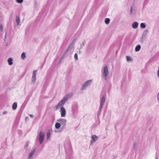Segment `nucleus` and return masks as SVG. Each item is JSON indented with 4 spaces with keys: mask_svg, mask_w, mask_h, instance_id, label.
Wrapping results in <instances>:
<instances>
[{
    "mask_svg": "<svg viewBox=\"0 0 159 159\" xmlns=\"http://www.w3.org/2000/svg\"><path fill=\"white\" fill-rule=\"evenodd\" d=\"M35 149H34L31 152V153H30V155L29 156V158L31 157H32L33 155L34 154V153L35 152Z\"/></svg>",
    "mask_w": 159,
    "mask_h": 159,
    "instance_id": "ddd939ff",
    "label": "nucleus"
},
{
    "mask_svg": "<svg viewBox=\"0 0 159 159\" xmlns=\"http://www.w3.org/2000/svg\"><path fill=\"white\" fill-rule=\"evenodd\" d=\"M140 27L141 28H145L146 26L143 23H141L140 24Z\"/></svg>",
    "mask_w": 159,
    "mask_h": 159,
    "instance_id": "aec40b11",
    "label": "nucleus"
},
{
    "mask_svg": "<svg viewBox=\"0 0 159 159\" xmlns=\"http://www.w3.org/2000/svg\"><path fill=\"white\" fill-rule=\"evenodd\" d=\"M28 145V143H27L26 144V147H27Z\"/></svg>",
    "mask_w": 159,
    "mask_h": 159,
    "instance_id": "cd10ccee",
    "label": "nucleus"
},
{
    "mask_svg": "<svg viewBox=\"0 0 159 159\" xmlns=\"http://www.w3.org/2000/svg\"><path fill=\"white\" fill-rule=\"evenodd\" d=\"M141 46L140 45H138L136 47L135 50L136 51H139L140 49Z\"/></svg>",
    "mask_w": 159,
    "mask_h": 159,
    "instance_id": "4468645a",
    "label": "nucleus"
},
{
    "mask_svg": "<svg viewBox=\"0 0 159 159\" xmlns=\"http://www.w3.org/2000/svg\"><path fill=\"white\" fill-rule=\"evenodd\" d=\"M157 76L159 77V69H158L157 71Z\"/></svg>",
    "mask_w": 159,
    "mask_h": 159,
    "instance_id": "a878e982",
    "label": "nucleus"
},
{
    "mask_svg": "<svg viewBox=\"0 0 159 159\" xmlns=\"http://www.w3.org/2000/svg\"><path fill=\"white\" fill-rule=\"evenodd\" d=\"M6 111H4L3 113V114H5L6 113Z\"/></svg>",
    "mask_w": 159,
    "mask_h": 159,
    "instance_id": "c85d7f7f",
    "label": "nucleus"
},
{
    "mask_svg": "<svg viewBox=\"0 0 159 159\" xmlns=\"http://www.w3.org/2000/svg\"><path fill=\"white\" fill-rule=\"evenodd\" d=\"M21 57L23 59H24L26 57L25 54V52H23L21 55Z\"/></svg>",
    "mask_w": 159,
    "mask_h": 159,
    "instance_id": "a211bd4d",
    "label": "nucleus"
},
{
    "mask_svg": "<svg viewBox=\"0 0 159 159\" xmlns=\"http://www.w3.org/2000/svg\"><path fill=\"white\" fill-rule=\"evenodd\" d=\"M37 73V70H34L33 72V76L32 79V80L33 82H34L36 80V75Z\"/></svg>",
    "mask_w": 159,
    "mask_h": 159,
    "instance_id": "20e7f679",
    "label": "nucleus"
},
{
    "mask_svg": "<svg viewBox=\"0 0 159 159\" xmlns=\"http://www.w3.org/2000/svg\"><path fill=\"white\" fill-rule=\"evenodd\" d=\"M60 105H59V104L58 103L56 106V109L57 110L59 108L60 106Z\"/></svg>",
    "mask_w": 159,
    "mask_h": 159,
    "instance_id": "5701e85b",
    "label": "nucleus"
},
{
    "mask_svg": "<svg viewBox=\"0 0 159 159\" xmlns=\"http://www.w3.org/2000/svg\"><path fill=\"white\" fill-rule=\"evenodd\" d=\"M30 116L32 117H33L34 116L33 115H30Z\"/></svg>",
    "mask_w": 159,
    "mask_h": 159,
    "instance_id": "bb28decb",
    "label": "nucleus"
},
{
    "mask_svg": "<svg viewBox=\"0 0 159 159\" xmlns=\"http://www.w3.org/2000/svg\"><path fill=\"white\" fill-rule=\"evenodd\" d=\"M91 82V80H89L87 81L86 82H85L84 85H83L82 89H84V88L86 87V86H87L88 84H89Z\"/></svg>",
    "mask_w": 159,
    "mask_h": 159,
    "instance_id": "423d86ee",
    "label": "nucleus"
},
{
    "mask_svg": "<svg viewBox=\"0 0 159 159\" xmlns=\"http://www.w3.org/2000/svg\"><path fill=\"white\" fill-rule=\"evenodd\" d=\"M108 74V67L107 66H105L103 69V75L104 79L105 80L107 79V76Z\"/></svg>",
    "mask_w": 159,
    "mask_h": 159,
    "instance_id": "f257e3e1",
    "label": "nucleus"
},
{
    "mask_svg": "<svg viewBox=\"0 0 159 159\" xmlns=\"http://www.w3.org/2000/svg\"><path fill=\"white\" fill-rule=\"evenodd\" d=\"M158 98L159 99V95H158Z\"/></svg>",
    "mask_w": 159,
    "mask_h": 159,
    "instance_id": "c756f323",
    "label": "nucleus"
},
{
    "mask_svg": "<svg viewBox=\"0 0 159 159\" xmlns=\"http://www.w3.org/2000/svg\"><path fill=\"white\" fill-rule=\"evenodd\" d=\"M126 60L127 61H131V58L129 56H127Z\"/></svg>",
    "mask_w": 159,
    "mask_h": 159,
    "instance_id": "412c9836",
    "label": "nucleus"
},
{
    "mask_svg": "<svg viewBox=\"0 0 159 159\" xmlns=\"http://www.w3.org/2000/svg\"><path fill=\"white\" fill-rule=\"evenodd\" d=\"M131 11L132 12V9L131 10Z\"/></svg>",
    "mask_w": 159,
    "mask_h": 159,
    "instance_id": "7c9ffc66",
    "label": "nucleus"
},
{
    "mask_svg": "<svg viewBox=\"0 0 159 159\" xmlns=\"http://www.w3.org/2000/svg\"><path fill=\"white\" fill-rule=\"evenodd\" d=\"M74 57L76 60H77L78 59V56L77 54V53H75L74 55Z\"/></svg>",
    "mask_w": 159,
    "mask_h": 159,
    "instance_id": "4be33fe9",
    "label": "nucleus"
},
{
    "mask_svg": "<svg viewBox=\"0 0 159 159\" xmlns=\"http://www.w3.org/2000/svg\"><path fill=\"white\" fill-rule=\"evenodd\" d=\"M58 121L61 123L62 125H65L66 123V120L65 119H59Z\"/></svg>",
    "mask_w": 159,
    "mask_h": 159,
    "instance_id": "39448f33",
    "label": "nucleus"
},
{
    "mask_svg": "<svg viewBox=\"0 0 159 159\" xmlns=\"http://www.w3.org/2000/svg\"><path fill=\"white\" fill-rule=\"evenodd\" d=\"M138 25V23L137 22H134L132 24V26L133 28L136 29L137 28Z\"/></svg>",
    "mask_w": 159,
    "mask_h": 159,
    "instance_id": "1a4fd4ad",
    "label": "nucleus"
},
{
    "mask_svg": "<svg viewBox=\"0 0 159 159\" xmlns=\"http://www.w3.org/2000/svg\"><path fill=\"white\" fill-rule=\"evenodd\" d=\"M61 117H65V116L66 113V111L65 109L63 106H61Z\"/></svg>",
    "mask_w": 159,
    "mask_h": 159,
    "instance_id": "7ed1b4c3",
    "label": "nucleus"
},
{
    "mask_svg": "<svg viewBox=\"0 0 159 159\" xmlns=\"http://www.w3.org/2000/svg\"><path fill=\"white\" fill-rule=\"evenodd\" d=\"M44 133L40 131L39 133V142L40 144H41L43 142L44 139Z\"/></svg>",
    "mask_w": 159,
    "mask_h": 159,
    "instance_id": "f03ea898",
    "label": "nucleus"
},
{
    "mask_svg": "<svg viewBox=\"0 0 159 159\" xmlns=\"http://www.w3.org/2000/svg\"><path fill=\"white\" fill-rule=\"evenodd\" d=\"M66 98H63L60 102L58 103L59 104V105H60L61 106L62 105H64L66 102Z\"/></svg>",
    "mask_w": 159,
    "mask_h": 159,
    "instance_id": "0eeeda50",
    "label": "nucleus"
},
{
    "mask_svg": "<svg viewBox=\"0 0 159 159\" xmlns=\"http://www.w3.org/2000/svg\"><path fill=\"white\" fill-rule=\"evenodd\" d=\"M0 30L1 31H2V25H0Z\"/></svg>",
    "mask_w": 159,
    "mask_h": 159,
    "instance_id": "393cba45",
    "label": "nucleus"
},
{
    "mask_svg": "<svg viewBox=\"0 0 159 159\" xmlns=\"http://www.w3.org/2000/svg\"><path fill=\"white\" fill-rule=\"evenodd\" d=\"M105 101V98L104 97H103L102 98L101 101V107H102L103 105V104Z\"/></svg>",
    "mask_w": 159,
    "mask_h": 159,
    "instance_id": "9b49d317",
    "label": "nucleus"
},
{
    "mask_svg": "<svg viewBox=\"0 0 159 159\" xmlns=\"http://www.w3.org/2000/svg\"><path fill=\"white\" fill-rule=\"evenodd\" d=\"M16 22L17 23V24L18 25H19V23L20 22V19L19 17V16H16Z\"/></svg>",
    "mask_w": 159,
    "mask_h": 159,
    "instance_id": "f8f14e48",
    "label": "nucleus"
},
{
    "mask_svg": "<svg viewBox=\"0 0 159 159\" xmlns=\"http://www.w3.org/2000/svg\"><path fill=\"white\" fill-rule=\"evenodd\" d=\"M97 139L98 137L96 135H93L92 137V140H91V143H92L94 141H95Z\"/></svg>",
    "mask_w": 159,
    "mask_h": 159,
    "instance_id": "6e6552de",
    "label": "nucleus"
},
{
    "mask_svg": "<svg viewBox=\"0 0 159 159\" xmlns=\"http://www.w3.org/2000/svg\"><path fill=\"white\" fill-rule=\"evenodd\" d=\"M23 0H16L17 2L18 3H21L23 2Z\"/></svg>",
    "mask_w": 159,
    "mask_h": 159,
    "instance_id": "b1692460",
    "label": "nucleus"
},
{
    "mask_svg": "<svg viewBox=\"0 0 159 159\" xmlns=\"http://www.w3.org/2000/svg\"><path fill=\"white\" fill-rule=\"evenodd\" d=\"M50 131H48L47 133V137L48 139H49L50 137Z\"/></svg>",
    "mask_w": 159,
    "mask_h": 159,
    "instance_id": "6ab92c4d",
    "label": "nucleus"
},
{
    "mask_svg": "<svg viewBox=\"0 0 159 159\" xmlns=\"http://www.w3.org/2000/svg\"><path fill=\"white\" fill-rule=\"evenodd\" d=\"M110 19L108 18H106L105 20V22L106 24H109L110 23Z\"/></svg>",
    "mask_w": 159,
    "mask_h": 159,
    "instance_id": "dca6fc26",
    "label": "nucleus"
},
{
    "mask_svg": "<svg viewBox=\"0 0 159 159\" xmlns=\"http://www.w3.org/2000/svg\"><path fill=\"white\" fill-rule=\"evenodd\" d=\"M55 126L56 128L57 129H58L61 126V124L59 123H57L56 124Z\"/></svg>",
    "mask_w": 159,
    "mask_h": 159,
    "instance_id": "f3484780",
    "label": "nucleus"
},
{
    "mask_svg": "<svg viewBox=\"0 0 159 159\" xmlns=\"http://www.w3.org/2000/svg\"><path fill=\"white\" fill-rule=\"evenodd\" d=\"M17 107V104L16 102H14L12 105V108L13 110H15L16 109Z\"/></svg>",
    "mask_w": 159,
    "mask_h": 159,
    "instance_id": "9d476101",
    "label": "nucleus"
},
{
    "mask_svg": "<svg viewBox=\"0 0 159 159\" xmlns=\"http://www.w3.org/2000/svg\"><path fill=\"white\" fill-rule=\"evenodd\" d=\"M12 59L11 58H9L8 59V61L9 65H11L12 64Z\"/></svg>",
    "mask_w": 159,
    "mask_h": 159,
    "instance_id": "2eb2a0df",
    "label": "nucleus"
}]
</instances>
